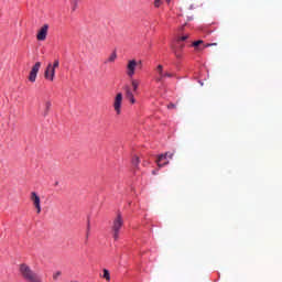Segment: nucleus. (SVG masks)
Returning <instances> with one entry per match:
<instances>
[{
  "label": "nucleus",
  "mask_w": 282,
  "mask_h": 282,
  "mask_svg": "<svg viewBox=\"0 0 282 282\" xmlns=\"http://www.w3.org/2000/svg\"><path fill=\"white\" fill-rule=\"evenodd\" d=\"M19 272L25 282H43L42 275L34 272L28 263H21L19 265Z\"/></svg>",
  "instance_id": "nucleus-1"
},
{
  "label": "nucleus",
  "mask_w": 282,
  "mask_h": 282,
  "mask_svg": "<svg viewBox=\"0 0 282 282\" xmlns=\"http://www.w3.org/2000/svg\"><path fill=\"white\" fill-rule=\"evenodd\" d=\"M124 225V220L121 214H117L116 219L112 220L111 225V236L115 241H118L120 238V231Z\"/></svg>",
  "instance_id": "nucleus-2"
},
{
  "label": "nucleus",
  "mask_w": 282,
  "mask_h": 282,
  "mask_svg": "<svg viewBox=\"0 0 282 282\" xmlns=\"http://www.w3.org/2000/svg\"><path fill=\"white\" fill-rule=\"evenodd\" d=\"M139 64H142V62H137L135 59H131L128 62L127 67H126V69H127L126 74L128 77L133 78Z\"/></svg>",
  "instance_id": "nucleus-3"
},
{
  "label": "nucleus",
  "mask_w": 282,
  "mask_h": 282,
  "mask_svg": "<svg viewBox=\"0 0 282 282\" xmlns=\"http://www.w3.org/2000/svg\"><path fill=\"white\" fill-rule=\"evenodd\" d=\"M185 43L176 39L175 43L172 45L173 54L177 59L182 58V50L184 48Z\"/></svg>",
  "instance_id": "nucleus-4"
},
{
  "label": "nucleus",
  "mask_w": 282,
  "mask_h": 282,
  "mask_svg": "<svg viewBox=\"0 0 282 282\" xmlns=\"http://www.w3.org/2000/svg\"><path fill=\"white\" fill-rule=\"evenodd\" d=\"M41 67H42L41 62H37L34 64V66L32 67L31 72L29 74V78H28L30 83L36 82Z\"/></svg>",
  "instance_id": "nucleus-5"
},
{
  "label": "nucleus",
  "mask_w": 282,
  "mask_h": 282,
  "mask_svg": "<svg viewBox=\"0 0 282 282\" xmlns=\"http://www.w3.org/2000/svg\"><path fill=\"white\" fill-rule=\"evenodd\" d=\"M30 199L36 209V214L41 215V213H42L41 197L37 195L36 192H32Z\"/></svg>",
  "instance_id": "nucleus-6"
},
{
  "label": "nucleus",
  "mask_w": 282,
  "mask_h": 282,
  "mask_svg": "<svg viewBox=\"0 0 282 282\" xmlns=\"http://www.w3.org/2000/svg\"><path fill=\"white\" fill-rule=\"evenodd\" d=\"M123 95L118 93L113 100V110L116 111L117 116L121 115V107H122Z\"/></svg>",
  "instance_id": "nucleus-7"
},
{
  "label": "nucleus",
  "mask_w": 282,
  "mask_h": 282,
  "mask_svg": "<svg viewBox=\"0 0 282 282\" xmlns=\"http://www.w3.org/2000/svg\"><path fill=\"white\" fill-rule=\"evenodd\" d=\"M50 30V25L48 24H43L41 26V29L39 30L37 34H36V40L37 41H45L47 39V31Z\"/></svg>",
  "instance_id": "nucleus-8"
},
{
  "label": "nucleus",
  "mask_w": 282,
  "mask_h": 282,
  "mask_svg": "<svg viewBox=\"0 0 282 282\" xmlns=\"http://www.w3.org/2000/svg\"><path fill=\"white\" fill-rule=\"evenodd\" d=\"M59 66V62L58 59L54 61V64H48L46 67V77H47V73L50 72V69H52V75H51V82H54V77H55V69Z\"/></svg>",
  "instance_id": "nucleus-9"
},
{
  "label": "nucleus",
  "mask_w": 282,
  "mask_h": 282,
  "mask_svg": "<svg viewBox=\"0 0 282 282\" xmlns=\"http://www.w3.org/2000/svg\"><path fill=\"white\" fill-rule=\"evenodd\" d=\"M156 164H158L159 167L167 165L169 164L167 153L160 154L159 159L156 160Z\"/></svg>",
  "instance_id": "nucleus-10"
},
{
  "label": "nucleus",
  "mask_w": 282,
  "mask_h": 282,
  "mask_svg": "<svg viewBox=\"0 0 282 282\" xmlns=\"http://www.w3.org/2000/svg\"><path fill=\"white\" fill-rule=\"evenodd\" d=\"M155 70L159 75V76L155 77V82L156 83H162L163 79H164V75H165V73H163V66L162 65L156 66Z\"/></svg>",
  "instance_id": "nucleus-11"
},
{
  "label": "nucleus",
  "mask_w": 282,
  "mask_h": 282,
  "mask_svg": "<svg viewBox=\"0 0 282 282\" xmlns=\"http://www.w3.org/2000/svg\"><path fill=\"white\" fill-rule=\"evenodd\" d=\"M126 98L131 102V105H135L137 100L134 98L133 91L129 87H126Z\"/></svg>",
  "instance_id": "nucleus-12"
},
{
  "label": "nucleus",
  "mask_w": 282,
  "mask_h": 282,
  "mask_svg": "<svg viewBox=\"0 0 282 282\" xmlns=\"http://www.w3.org/2000/svg\"><path fill=\"white\" fill-rule=\"evenodd\" d=\"M118 58V55L116 53V51H112V53H110V55H108V58L106 59V64L108 63H115Z\"/></svg>",
  "instance_id": "nucleus-13"
},
{
  "label": "nucleus",
  "mask_w": 282,
  "mask_h": 282,
  "mask_svg": "<svg viewBox=\"0 0 282 282\" xmlns=\"http://www.w3.org/2000/svg\"><path fill=\"white\" fill-rule=\"evenodd\" d=\"M140 84H141V80H139V79H131V86H132V89H133L134 93L138 91Z\"/></svg>",
  "instance_id": "nucleus-14"
},
{
  "label": "nucleus",
  "mask_w": 282,
  "mask_h": 282,
  "mask_svg": "<svg viewBox=\"0 0 282 282\" xmlns=\"http://www.w3.org/2000/svg\"><path fill=\"white\" fill-rule=\"evenodd\" d=\"M50 109H52V102L51 101H46L45 102V109H44V112H43V117H47V115L50 113Z\"/></svg>",
  "instance_id": "nucleus-15"
},
{
  "label": "nucleus",
  "mask_w": 282,
  "mask_h": 282,
  "mask_svg": "<svg viewBox=\"0 0 282 282\" xmlns=\"http://www.w3.org/2000/svg\"><path fill=\"white\" fill-rule=\"evenodd\" d=\"M101 278H104L106 282H110L111 281L110 271H108V269H104V275H101Z\"/></svg>",
  "instance_id": "nucleus-16"
},
{
  "label": "nucleus",
  "mask_w": 282,
  "mask_h": 282,
  "mask_svg": "<svg viewBox=\"0 0 282 282\" xmlns=\"http://www.w3.org/2000/svg\"><path fill=\"white\" fill-rule=\"evenodd\" d=\"M79 1L82 0H70L72 12H75L78 9Z\"/></svg>",
  "instance_id": "nucleus-17"
},
{
  "label": "nucleus",
  "mask_w": 282,
  "mask_h": 282,
  "mask_svg": "<svg viewBox=\"0 0 282 282\" xmlns=\"http://www.w3.org/2000/svg\"><path fill=\"white\" fill-rule=\"evenodd\" d=\"M139 164H140V159H139V156H137V155L133 156V159H132V165L138 169Z\"/></svg>",
  "instance_id": "nucleus-18"
},
{
  "label": "nucleus",
  "mask_w": 282,
  "mask_h": 282,
  "mask_svg": "<svg viewBox=\"0 0 282 282\" xmlns=\"http://www.w3.org/2000/svg\"><path fill=\"white\" fill-rule=\"evenodd\" d=\"M44 77H45V79L52 82V69H50V72H47V69H45Z\"/></svg>",
  "instance_id": "nucleus-19"
},
{
  "label": "nucleus",
  "mask_w": 282,
  "mask_h": 282,
  "mask_svg": "<svg viewBox=\"0 0 282 282\" xmlns=\"http://www.w3.org/2000/svg\"><path fill=\"white\" fill-rule=\"evenodd\" d=\"M188 37H189V34H185V35L178 36L176 40L181 42H185L187 41Z\"/></svg>",
  "instance_id": "nucleus-20"
},
{
  "label": "nucleus",
  "mask_w": 282,
  "mask_h": 282,
  "mask_svg": "<svg viewBox=\"0 0 282 282\" xmlns=\"http://www.w3.org/2000/svg\"><path fill=\"white\" fill-rule=\"evenodd\" d=\"M162 7V0H154V8L160 9Z\"/></svg>",
  "instance_id": "nucleus-21"
},
{
  "label": "nucleus",
  "mask_w": 282,
  "mask_h": 282,
  "mask_svg": "<svg viewBox=\"0 0 282 282\" xmlns=\"http://www.w3.org/2000/svg\"><path fill=\"white\" fill-rule=\"evenodd\" d=\"M203 43H204L203 40H198V41H195V42L193 43V46H194V47H197V46H199V45L203 44Z\"/></svg>",
  "instance_id": "nucleus-22"
},
{
  "label": "nucleus",
  "mask_w": 282,
  "mask_h": 282,
  "mask_svg": "<svg viewBox=\"0 0 282 282\" xmlns=\"http://www.w3.org/2000/svg\"><path fill=\"white\" fill-rule=\"evenodd\" d=\"M61 271H56V273H54L53 279L56 281L58 279V276H61Z\"/></svg>",
  "instance_id": "nucleus-23"
},
{
  "label": "nucleus",
  "mask_w": 282,
  "mask_h": 282,
  "mask_svg": "<svg viewBox=\"0 0 282 282\" xmlns=\"http://www.w3.org/2000/svg\"><path fill=\"white\" fill-rule=\"evenodd\" d=\"M165 154H167L166 158H169L170 160H172V159H173V155H174V152H165Z\"/></svg>",
  "instance_id": "nucleus-24"
},
{
  "label": "nucleus",
  "mask_w": 282,
  "mask_h": 282,
  "mask_svg": "<svg viewBox=\"0 0 282 282\" xmlns=\"http://www.w3.org/2000/svg\"><path fill=\"white\" fill-rule=\"evenodd\" d=\"M167 109H176V106L174 104L167 105Z\"/></svg>",
  "instance_id": "nucleus-25"
},
{
  "label": "nucleus",
  "mask_w": 282,
  "mask_h": 282,
  "mask_svg": "<svg viewBox=\"0 0 282 282\" xmlns=\"http://www.w3.org/2000/svg\"><path fill=\"white\" fill-rule=\"evenodd\" d=\"M174 75L173 74H171V73H164V78L165 77H169V78H171V77H173Z\"/></svg>",
  "instance_id": "nucleus-26"
},
{
  "label": "nucleus",
  "mask_w": 282,
  "mask_h": 282,
  "mask_svg": "<svg viewBox=\"0 0 282 282\" xmlns=\"http://www.w3.org/2000/svg\"><path fill=\"white\" fill-rule=\"evenodd\" d=\"M214 45H217V43H209V44H207V46H214Z\"/></svg>",
  "instance_id": "nucleus-27"
},
{
  "label": "nucleus",
  "mask_w": 282,
  "mask_h": 282,
  "mask_svg": "<svg viewBox=\"0 0 282 282\" xmlns=\"http://www.w3.org/2000/svg\"><path fill=\"white\" fill-rule=\"evenodd\" d=\"M89 238V226H88V231H87V239Z\"/></svg>",
  "instance_id": "nucleus-28"
},
{
  "label": "nucleus",
  "mask_w": 282,
  "mask_h": 282,
  "mask_svg": "<svg viewBox=\"0 0 282 282\" xmlns=\"http://www.w3.org/2000/svg\"><path fill=\"white\" fill-rule=\"evenodd\" d=\"M167 1V3H170V0H166Z\"/></svg>",
  "instance_id": "nucleus-29"
},
{
  "label": "nucleus",
  "mask_w": 282,
  "mask_h": 282,
  "mask_svg": "<svg viewBox=\"0 0 282 282\" xmlns=\"http://www.w3.org/2000/svg\"><path fill=\"white\" fill-rule=\"evenodd\" d=\"M72 282H77V281H72Z\"/></svg>",
  "instance_id": "nucleus-30"
}]
</instances>
